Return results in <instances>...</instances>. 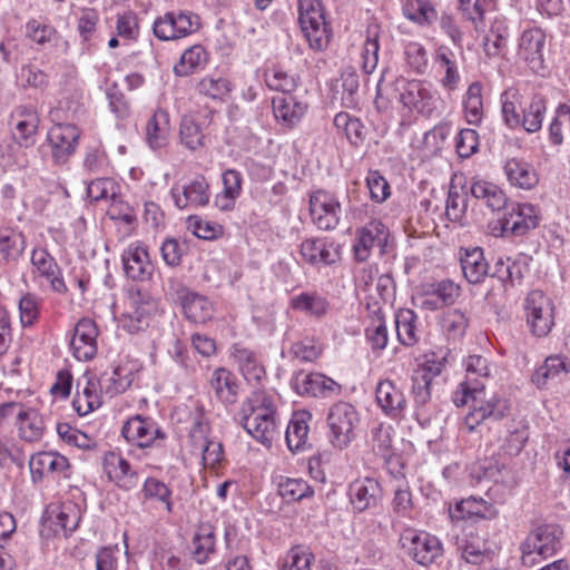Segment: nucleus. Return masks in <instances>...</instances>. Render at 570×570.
Segmentation results:
<instances>
[{
	"label": "nucleus",
	"instance_id": "nucleus-1",
	"mask_svg": "<svg viewBox=\"0 0 570 570\" xmlns=\"http://www.w3.org/2000/svg\"><path fill=\"white\" fill-rule=\"evenodd\" d=\"M390 97L410 114L432 117L439 109L441 97L433 85L422 79L396 78L390 88Z\"/></svg>",
	"mask_w": 570,
	"mask_h": 570
},
{
	"label": "nucleus",
	"instance_id": "nucleus-2",
	"mask_svg": "<svg viewBox=\"0 0 570 570\" xmlns=\"http://www.w3.org/2000/svg\"><path fill=\"white\" fill-rule=\"evenodd\" d=\"M563 531L556 523H544L535 527L520 546L521 561L524 566L532 567L538 560L552 557L561 546Z\"/></svg>",
	"mask_w": 570,
	"mask_h": 570
},
{
	"label": "nucleus",
	"instance_id": "nucleus-3",
	"mask_svg": "<svg viewBox=\"0 0 570 570\" xmlns=\"http://www.w3.org/2000/svg\"><path fill=\"white\" fill-rule=\"evenodd\" d=\"M464 399L463 406L470 405L464 417V425L470 432L487 420H501L509 412L508 402L495 394L488 396L484 387H472Z\"/></svg>",
	"mask_w": 570,
	"mask_h": 570
},
{
	"label": "nucleus",
	"instance_id": "nucleus-4",
	"mask_svg": "<svg viewBox=\"0 0 570 570\" xmlns=\"http://www.w3.org/2000/svg\"><path fill=\"white\" fill-rule=\"evenodd\" d=\"M298 22L312 49L321 51L328 46L331 29L321 0H298Z\"/></svg>",
	"mask_w": 570,
	"mask_h": 570
},
{
	"label": "nucleus",
	"instance_id": "nucleus-5",
	"mask_svg": "<svg viewBox=\"0 0 570 570\" xmlns=\"http://www.w3.org/2000/svg\"><path fill=\"white\" fill-rule=\"evenodd\" d=\"M330 429V441L337 449H345L355 438V430L360 424V414L348 402L333 404L326 417Z\"/></svg>",
	"mask_w": 570,
	"mask_h": 570
},
{
	"label": "nucleus",
	"instance_id": "nucleus-6",
	"mask_svg": "<svg viewBox=\"0 0 570 570\" xmlns=\"http://www.w3.org/2000/svg\"><path fill=\"white\" fill-rule=\"evenodd\" d=\"M464 60L463 50H453L440 45L432 55V70L439 85L446 91H454L461 82L460 66Z\"/></svg>",
	"mask_w": 570,
	"mask_h": 570
},
{
	"label": "nucleus",
	"instance_id": "nucleus-7",
	"mask_svg": "<svg viewBox=\"0 0 570 570\" xmlns=\"http://www.w3.org/2000/svg\"><path fill=\"white\" fill-rule=\"evenodd\" d=\"M400 543L416 563L425 567L434 563L443 553L441 541L424 531L406 529L401 533Z\"/></svg>",
	"mask_w": 570,
	"mask_h": 570
},
{
	"label": "nucleus",
	"instance_id": "nucleus-8",
	"mask_svg": "<svg viewBox=\"0 0 570 570\" xmlns=\"http://www.w3.org/2000/svg\"><path fill=\"white\" fill-rule=\"evenodd\" d=\"M527 324L538 337L547 336L554 325V305L541 291H531L524 298Z\"/></svg>",
	"mask_w": 570,
	"mask_h": 570
},
{
	"label": "nucleus",
	"instance_id": "nucleus-9",
	"mask_svg": "<svg viewBox=\"0 0 570 570\" xmlns=\"http://www.w3.org/2000/svg\"><path fill=\"white\" fill-rule=\"evenodd\" d=\"M40 125V116L32 105L16 106L9 117V127L12 140L20 148H30L36 145Z\"/></svg>",
	"mask_w": 570,
	"mask_h": 570
},
{
	"label": "nucleus",
	"instance_id": "nucleus-10",
	"mask_svg": "<svg viewBox=\"0 0 570 570\" xmlns=\"http://www.w3.org/2000/svg\"><path fill=\"white\" fill-rule=\"evenodd\" d=\"M200 28L199 17L193 12H166L157 18L153 24L156 38L161 41L185 38Z\"/></svg>",
	"mask_w": 570,
	"mask_h": 570
},
{
	"label": "nucleus",
	"instance_id": "nucleus-11",
	"mask_svg": "<svg viewBox=\"0 0 570 570\" xmlns=\"http://www.w3.org/2000/svg\"><path fill=\"white\" fill-rule=\"evenodd\" d=\"M342 206L337 197L326 190H315L309 196V216L321 230H333L340 222Z\"/></svg>",
	"mask_w": 570,
	"mask_h": 570
},
{
	"label": "nucleus",
	"instance_id": "nucleus-12",
	"mask_svg": "<svg viewBox=\"0 0 570 570\" xmlns=\"http://www.w3.org/2000/svg\"><path fill=\"white\" fill-rule=\"evenodd\" d=\"M29 469L32 483H40L46 478L69 479L71 476V464L69 460L53 451H41L31 455Z\"/></svg>",
	"mask_w": 570,
	"mask_h": 570
},
{
	"label": "nucleus",
	"instance_id": "nucleus-13",
	"mask_svg": "<svg viewBox=\"0 0 570 570\" xmlns=\"http://www.w3.org/2000/svg\"><path fill=\"white\" fill-rule=\"evenodd\" d=\"M31 265L33 278L41 285L46 283L52 292L59 295L68 293L62 271L56 258L46 248H35L31 252Z\"/></svg>",
	"mask_w": 570,
	"mask_h": 570
},
{
	"label": "nucleus",
	"instance_id": "nucleus-14",
	"mask_svg": "<svg viewBox=\"0 0 570 570\" xmlns=\"http://www.w3.org/2000/svg\"><path fill=\"white\" fill-rule=\"evenodd\" d=\"M81 131L72 124H57L47 135L50 154L56 165L66 164L76 153Z\"/></svg>",
	"mask_w": 570,
	"mask_h": 570
},
{
	"label": "nucleus",
	"instance_id": "nucleus-15",
	"mask_svg": "<svg viewBox=\"0 0 570 570\" xmlns=\"http://www.w3.org/2000/svg\"><path fill=\"white\" fill-rule=\"evenodd\" d=\"M121 434L128 443L141 449L153 446L158 440L166 439L165 432L154 420L140 414L134 415L125 422Z\"/></svg>",
	"mask_w": 570,
	"mask_h": 570
},
{
	"label": "nucleus",
	"instance_id": "nucleus-16",
	"mask_svg": "<svg viewBox=\"0 0 570 570\" xmlns=\"http://www.w3.org/2000/svg\"><path fill=\"white\" fill-rule=\"evenodd\" d=\"M174 204L179 209H196L208 205L210 188L203 175H197L181 186L175 185L170 189Z\"/></svg>",
	"mask_w": 570,
	"mask_h": 570
},
{
	"label": "nucleus",
	"instance_id": "nucleus-17",
	"mask_svg": "<svg viewBox=\"0 0 570 570\" xmlns=\"http://www.w3.org/2000/svg\"><path fill=\"white\" fill-rule=\"evenodd\" d=\"M460 294V285L449 278L426 284L417 295L419 306L426 311H438L453 305Z\"/></svg>",
	"mask_w": 570,
	"mask_h": 570
},
{
	"label": "nucleus",
	"instance_id": "nucleus-18",
	"mask_svg": "<svg viewBox=\"0 0 570 570\" xmlns=\"http://www.w3.org/2000/svg\"><path fill=\"white\" fill-rule=\"evenodd\" d=\"M389 239L387 227L377 219H372L355 232L353 252L357 262H365L374 247L386 246Z\"/></svg>",
	"mask_w": 570,
	"mask_h": 570
},
{
	"label": "nucleus",
	"instance_id": "nucleus-19",
	"mask_svg": "<svg viewBox=\"0 0 570 570\" xmlns=\"http://www.w3.org/2000/svg\"><path fill=\"white\" fill-rule=\"evenodd\" d=\"M130 309L120 318L121 327L129 334H136L148 326L149 316L155 311V302L148 293L137 289L129 297Z\"/></svg>",
	"mask_w": 570,
	"mask_h": 570
},
{
	"label": "nucleus",
	"instance_id": "nucleus-20",
	"mask_svg": "<svg viewBox=\"0 0 570 570\" xmlns=\"http://www.w3.org/2000/svg\"><path fill=\"white\" fill-rule=\"evenodd\" d=\"M291 384L299 395L327 397L340 395L342 392V386L337 382L321 373L298 371Z\"/></svg>",
	"mask_w": 570,
	"mask_h": 570
},
{
	"label": "nucleus",
	"instance_id": "nucleus-21",
	"mask_svg": "<svg viewBox=\"0 0 570 570\" xmlns=\"http://www.w3.org/2000/svg\"><path fill=\"white\" fill-rule=\"evenodd\" d=\"M500 223L503 233L522 236L538 226V210L531 204H512Z\"/></svg>",
	"mask_w": 570,
	"mask_h": 570
},
{
	"label": "nucleus",
	"instance_id": "nucleus-22",
	"mask_svg": "<svg viewBox=\"0 0 570 570\" xmlns=\"http://www.w3.org/2000/svg\"><path fill=\"white\" fill-rule=\"evenodd\" d=\"M124 272L132 281L144 282L151 278L154 265L147 248L139 242L130 244L121 255Z\"/></svg>",
	"mask_w": 570,
	"mask_h": 570
},
{
	"label": "nucleus",
	"instance_id": "nucleus-23",
	"mask_svg": "<svg viewBox=\"0 0 570 570\" xmlns=\"http://www.w3.org/2000/svg\"><path fill=\"white\" fill-rule=\"evenodd\" d=\"M98 326L91 318H81L75 326L70 348L78 361H89L97 354Z\"/></svg>",
	"mask_w": 570,
	"mask_h": 570
},
{
	"label": "nucleus",
	"instance_id": "nucleus-24",
	"mask_svg": "<svg viewBox=\"0 0 570 570\" xmlns=\"http://www.w3.org/2000/svg\"><path fill=\"white\" fill-rule=\"evenodd\" d=\"M102 466L108 479L119 489L130 491L138 485V473L116 452L109 451L104 455Z\"/></svg>",
	"mask_w": 570,
	"mask_h": 570
},
{
	"label": "nucleus",
	"instance_id": "nucleus-25",
	"mask_svg": "<svg viewBox=\"0 0 570 570\" xmlns=\"http://www.w3.org/2000/svg\"><path fill=\"white\" fill-rule=\"evenodd\" d=\"M348 495L353 509L363 512L380 503L383 489L380 482L373 478L357 479L350 484Z\"/></svg>",
	"mask_w": 570,
	"mask_h": 570
},
{
	"label": "nucleus",
	"instance_id": "nucleus-26",
	"mask_svg": "<svg viewBox=\"0 0 570 570\" xmlns=\"http://www.w3.org/2000/svg\"><path fill=\"white\" fill-rule=\"evenodd\" d=\"M465 380L453 393L452 401L456 406H463L466 392L472 387H484L483 380L490 375L488 360L481 355H470L465 360Z\"/></svg>",
	"mask_w": 570,
	"mask_h": 570
},
{
	"label": "nucleus",
	"instance_id": "nucleus-27",
	"mask_svg": "<svg viewBox=\"0 0 570 570\" xmlns=\"http://www.w3.org/2000/svg\"><path fill=\"white\" fill-rule=\"evenodd\" d=\"M546 35L539 28L524 30L519 43V56L534 72L543 69V48Z\"/></svg>",
	"mask_w": 570,
	"mask_h": 570
},
{
	"label": "nucleus",
	"instance_id": "nucleus-28",
	"mask_svg": "<svg viewBox=\"0 0 570 570\" xmlns=\"http://www.w3.org/2000/svg\"><path fill=\"white\" fill-rule=\"evenodd\" d=\"M273 114L282 127L292 129L304 118L308 105L292 95L277 96L272 99Z\"/></svg>",
	"mask_w": 570,
	"mask_h": 570
},
{
	"label": "nucleus",
	"instance_id": "nucleus-29",
	"mask_svg": "<svg viewBox=\"0 0 570 570\" xmlns=\"http://www.w3.org/2000/svg\"><path fill=\"white\" fill-rule=\"evenodd\" d=\"M375 397L384 414L392 419L400 417L406 407L403 391L392 380H381L377 383Z\"/></svg>",
	"mask_w": 570,
	"mask_h": 570
},
{
	"label": "nucleus",
	"instance_id": "nucleus-30",
	"mask_svg": "<svg viewBox=\"0 0 570 570\" xmlns=\"http://www.w3.org/2000/svg\"><path fill=\"white\" fill-rule=\"evenodd\" d=\"M243 428L258 442L269 445L278 434L277 407L275 402L257 419H247Z\"/></svg>",
	"mask_w": 570,
	"mask_h": 570
},
{
	"label": "nucleus",
	"instance_id": "nucleus-31",
	"mask_svg": "<svg viewBox=\"0 0 570 570\" xmlns=\"http://www.w3.org/2000/svg\"><path fill=\"white\" fill-rule=\"evenodd\" d=\"M299 253L305 263L312 266L331 265L340 259L333 243L322 238H307L301 244Z\"/></svg>",
	"mask_w": 570,
	"mask_h": 570
},
{
	"label": "nucleus",
	"instance_id": "nucleus-32",
	"mask_svg": "<svg viewBox=\"0 0 570 570\" xmlns=\"http://www.w3.org/2000/svg\"><path fill=\"white\" fill-rule=\"evenodd\" d=\"M455 546L466 563L485 567L493 561V554L487 549L485 542L472 532L458 537Z\"/></svg>",
	"mask_w": 570,
	"mask_h": 570
},
{
	"label": "nucleus",
	"instance_id": "nucleus-33",
	"mask_svg": "<svg viewBox=\"0 0 570 570\" xmlns=\"http://www.w3.org/2000/svg\"><path fill=\"white\" fill-rule=\"evenodd\" d=\"M460 263L470 284H480L489 275V264L481 247L461 248Z\"/></svg>",
	"mask_w": 570,
	"mask_h": 570
},
{
	"label": "nucleus",
	"instance_id": "nucleus-34",
	"mask_svg": "<svg viewBox=\"0 0 570 570\" xmlns=\"http://www.w3.org/2000/svg\"><path fill=\"white\" fill-rule=\"evenodd\" d=\"M232 355L235 358L240 373L248 383L258 384L266 376L264 365L258 361L253 351L242 346L240 344H235L233 346Z\"/></svg>",
	"mask_w": 570,
	"mask_h": 570
},
{
	"label": "nucleus",
	"instance_id": "nucleus-35",
	"mask_svg": "<svg viewBox=\"0 0 570 570\" xmlns=\"http://www.w3.org/2000/svg\"><path fill=\"white\" fill-rule=\"evenodd\" d=\"M471 195L482 205L492 212L501 210L507 207L508 197L503 189L488 180H473L470 186Z\"/></svg>",
	"mask_w": 570,
	"mask_h": 570
},
{
	"label": "nucleus",
	"instance_id": "nucleus-36",
	"mask_svg": "<svg viewBox=\"0 0 570 570\" xmlns=\"http://www.w3.org/2000/svg\"><path fill=\"white\" fill-rule=\"evenodd\" d=\"M498 515L497 508L483 499L470 497L456 503L453 510H450V517L453 521H461L471 518L491 519Z\"/></svg>",
	"mask_w": 570,
	"mask_h": 570
},
{
	"label": "nucleus",
	"instance_id": "nucleus-37",
	"mask_svg": "<svg viewBox=\"0 0 570 570\" xmlns=\"http://www.w3.org/2000/svg\"><path fill=\"white\" fill-rule=\"evenodd\" d=\"M394 429L389 424L380 423L371 430V442L374 453L381 456L387 466L397 463L400 458L393 448Z\"/></svg>",
	"mask_w": 570,
	"mask_h": 570
},
{
	"label": "nucleus",
	"instance_id": "nucleus-38",
	"mask_svg": "<svg viewBox=\"0 0 570 570\" xmlns=\"http://www.w3.org/2000/svg\"><path fill=\"white\" fill-rule=\"evenodd\" d=\"M216 397L225 404H234L238 396V383L236 376L225 367L214 370L209 380Z\"/></svg>",
	"mask_w": 570,
	"mask_h": 570
},
{
	"label": "nucleus",
	"instance_id": "nucleus-39",
	"mask_svg": "<svg viewBox=\"0 0 570 570\" xmlns=\"http://www.w3.org/2000/svg\"><path fill=\"white\" fill-rule=\"evenodd\" d=\"M102 393L99 381L97 379H88L81 391H77L72 401L73 409L80 416L89 414L101 406Z\"/></svg>",
	"mask_w": 570,
	"mask_h": 570
},
{
	"label": "nucleus",
	"instance_id": "nucleus-40",
	"mask_svg": "<svg viewBox=\"0 0 570 570\" xmlns=\"http://www.w3.org/2000/svg\"><path fill=\"white\" fill-rule=\"evenodd\" d=\"M185 316L194 323H206L214 315L213 304L207 297L195 292H186L181 297Z\"/></svg>",
	"mask_w": 570,
	"mask_h": 570
},
{
	"label": "nucleus",
	"instance_id": "nucleus-41",
	"mask_svg": "<svg viewBox=\"0 0 570 570\" xmlns=\"http://www.w3.org/2000/svg\"><path fill=\"white\" fill-rule=\"evenodd\" d=\"M308 412H295L287 425L285 440L292 452L302 451L307 445L308 440Z\"/></svg>",
	"mask_w": 570,
	"mask_h": 570
},
{
	"label": "nucleus",
	"instance_id": "nucleus-42",
	"mask_svg": "<svg viewBox=\"0 0 570 570\" xmlns=\"http://www.w3.org/2000/svg\"><path fill=\"white\" fill-rule=\"evenodd\" d=\"M504 171L511 185L522 189H531L538 184V175L527 161L518 158L505 163Z\"/></svg>",
	"mask_w": 570,
	"mask_h": 570
},
{
	"label": "nucleus",
	"instance_id": "nucleus-43",
	"mask_svg": "<svg viewBox=\"0 0 570 570\" xmlns=\"http://www.w3.org/2000/svg\"><path fill=\"white\" fill-rule=\"evenodd\" d=\"M170 135L169 115L165 110H157L149 118L146 126L147 142L153 149L166 146Z\"/></svg>",
	"mask_w": 570,
	"mask_h": 570
},
{
	"label": "nucleus",
	"instance_id": "nucleus-44",
	"mask_svg": "<svg viewBox=\"0 0 570 570\" xmlns=\"http://www.w3.org/2000/svg\"><path fill=\"white\" fill-rule=\"evenodd\" d=\"M135 380V373L127 365L115 367L109 376H102L99 381L100 390L105 395L114 397L127 391Z\"/></svg>",
	"mask_w": 570,
	"mask_h": 570
},
{
	"label": "nucleus",
	"instance_id": "nucleus-45",
	"mask_svg": "<svg viewBox=\"0 0 570 570\" xmlns=\"http://www.w3.org/2000/svg\"><path fill=\"white\" fill-rule=\"evenodd\" d=\"M291 307L311 317H323L330 307L328 301L317 292H303L291 299Z\"/></svg>",
	"mask_w": 570,
	"mask_h": 570
},
{
	"label": "nucleus",
	"instance_id": "nucleus-46",
	"mask_svg": "<svg viewBox=\"0 0 570 570\" xmlns=\"http://www.w3.org/2000/svg\"><path fill=\"white\" fill-rule=\"evenodd\" d=\"M26 249L24 235L9 227L0 228V261L14 262Z\"/></svg>",
	"mask_w": 570,
	"mask_h": 570
},
{
	"label": "nucleus",
	"instance_id": "nucleus-47",
	"mask_svg": "<svg viewBox=\"0 0 570 570\" xmlns=\"http://www.w3.org/2000/svg\"><path fill=\"white\" fill-rule=\"evenodd\" d=\"M463 111L468 124L479 126L484 116L482 85L474 81L469 85L463 96Z\"/></svg>",
	"mask_w": 570,
	"mask_h": 570
},
{
	"label": "nucleus",
	"instance_id": "nucleus-48",
	"mask_svg": "<svg viewBox=\"0 0 570 570\" xmlns=\"http://www.w3.org/2000/svg\"><path fill=\"white\" fill-rule=\"evenodd\" d=\"M19 420V435L27 442H38L45 433L42 416L33 409L20 410L17 413Z\"/></svg>",
	"mask_w": 570,
	"mask_h": 570
},
{
	"label": "nucleus",
	"instance_id": "nucleus-49",
	"mask_svg": "<svg viewBox=\"0 0 570 570\" xmlns=\"http://www.w3.org/2000/svg\"><path fill=\"white\" fill-rule=\"evenodd\" d=\"M381 29L377 24H370L366 29V39L361 53V67L364 73L371 75L379 63Z\"/></svg>",
	"mask_w": 570,
	"mask_h": 570
},
{
	"label": "nucleus",
	"instance_id": "nucleus-50",
	"mask_svg": "<svg viewBox=\"0 0 570 570\" xmlns=\"http://www.w3.org/2000/svg\"><path fill=\"white\" fill-rule=\"evenodd\" d=\"M277 492L287 503L297 502L314 495L313 488L301 478L279 476Z\"/></svg>",
	"mask_w": 570,
	"mask_h": 570
},
{
	"label": "nucleus",
	"instance_id": "nucleus-51",
	"mask_svg": "<svg viewBox=\"0 0 570 570\" xmlns=\"http://www.w3.org/2000/svg\"><path fill=\"white\" fill-rule=\"evenodd\" d=\"M501 112L503 122L511 129L521 126L519 109L522 106V95L517 88H509L501 94Z\"/></svg>",
	"mask_w": 570,
	"mask_h": 570
},
{
	"label": "nucleus",
	"instance_id": "nucleus-52",
	"mask_svg": "<svg viewBox=\"0 0 570 570\" xmlns=\"http://www.w3.org/2000/svg\"><path fill=\"white\" fill-rule=\"evenodd\" d=\"M417 315L409 308L400 309L395 315L397 340L405 346H413L419 341Z\"/></svg>",
	"mask_w": 570,
	"mask_h": 570
},
{
	"label": "nucleus",
	"instance_id": "nucleus-53",
	"mask_svg": "<svg viewBox=\"0 0 570 570\" xmlns=\"http://www.w3.org/2000/svg\"><path fill=\"white\" fill-rule=\"evenodd\" d=\"M215 531L210 524H202L193 539V557L199 564L207 562L209 556L215 552Z\"/></svg>",
	"mask_w": 570,
	"mask_h": 570
},
{
	"label": "nucleus",
	"instance_id": "nucleus-54",
	"mask_svg": "<svg viewBox=\"0 0 570 570\" xmlns=\"http://www.w3.org/2000/svg\"><path fill=\"white\" fill-rule=\"evenodd\" d=\"M274 402V397L265 391H254L242 404L240 424L244 425L247 419H257L263 415Z\"/></svg>",
	"mask_w": 570,
	"mask_h": 570
},
{
	"label": "nucleus",
	"instance_id": "nucleus-55",
	"mask_svg": "<svg viewBox=\"0 0 570 570\" xmlns=\"http://www.w3.org/2000/svg\"><path fill=\"white\" fill-rule=\"evenodd\" d=\"M562 372H570V364L561 355H551L546 358L541 366L535 368L531 380L537 386L541 387L547 384L548 380L557 377Z\"/></svg>",
	"mask_w": 570,
	"mask_h": 570
},
{
	"label": "nucleus",
	"instance_id": "nucleus-56",
	"mask_svg": "<svg viewBox=\"0 0 570 570\" xmlns=\"http://www.w3.org/2000/svg\"><path fill=\"white\" fill-rule=\"evenodd\" d=\"M315 556L305 544L293 546L279 564V570H312Z\"/></svg>",
	"mask_w": 570,
	"mask_h": 570
},
{
	"label": "nucleus",
	"instance_id": "nucleus-57",
	"mask_svg": "<svg viewBox=\"0 0 570 570\" xmlns=\"http://www.w3.org/2000/svg\"><path fill=\"white\" fill-rule=\"evenodd\" d=\"M483 476L509 490L514 489L519 484L515 471L508 464L499 463L498 461H489L483 465Z\"/></svg>",
	"mask_w": 570,
	"mask_h": 570
},
{
	"label": "nucleus",
	"instance_id": "nucleus-58",
	"mask_svg": "<svg viewBox=\"0 0 570 570\" xmlns=\"http://www.w3.org/2000/svg\"><path fill=\"white\" fill-rule=\"evenodd\" d=\"M207 61V53L203 46L195 45L186 49L178 63L174 66L176 76L186 77L193 73L198 67L205 65Z\"/></svg>",
	"mask_w": 570,
	"mask_h": 570
},
{
	"label": "nucleus",
	"instance_id": "nucleus-59",
	"mask_svg": "<svg viewBox=\"0 0 570 570\" xmlns=\"http://www.w3.org/2000/svg\"><path fill=\"white\" fill-rule=\"evenodd\" d=\"M546 110V98L541 95H534L528 108L523 110V117H521V126L524 130L530 134L539 131L542 127Z\"/></svg>",
	"mask_w": 570,
	"mask_h": 570
},
{
	"label": "nucleus",
	"instance_id": "nucleus-60",
	"mask_svg": "<svg viewBox=\"0 0 570 570\" xmlns=\"http://www.w3.org/2000/svg\"><path fill=\"white\" fill-rule=\"evenodd\" d=\"M199 95L214 100H224L232 90L229 80L222 76L208 75L196 87Z\"/></svg>",
	"mask_w": 570,
	"mask_h": 570
},
{
	"label": "nucleus",
	"instance_id": "nucleus-61",
	"mask_svg": "<svg viewBox=\"0 0 570 570\" xmlns=\"http://www.w3.org/2000/svg\"><path fill=\"white\" fill-rule=\"evenodd\" d=\"M141 493L146 500H156L164 503L167 512L173 513L171 491L165 482L149 476L142 484Z\"/></svg>",
	"mask_w": 570,
	"mask_h": 570
},
{
	"label": "nucleus",
	"instance_id": "nucleus-62",
	"mask_svg": "<svg viewBox=\"0 0 570 570\" xmlns=\"http://www.w3.org/2000/svg\"><path fill=\"white\" fill-rule=\"evenodd\" d=\"M404 60L406 67L416 75H423L429 67L428 51L423 45L410 41L404 47Z\"/></svg>",
	"mask_w": 570,
	"mask_h": 570
},
{
	"label": "nucleus",
	"instance_id": "nucleus-63",
	"mask_svg": "<svg viewBox=\"0 0 570 570\" xmlns=\"http://www.w3.org/2000/svg\"><path fill=\"white\" fill-rule=\"evenodd\" d=\"M365 335L373 351H382L386 347L389 332L381 312L374 314L370 325L365 330Z\"/></svg>",
	"mask_w": 570,
	"mask_h": 570
},
{
	"label": "nucleus",
	"instance_id": "nucleus-64",
	"mask_svg": "<svg viewBox=\"0 0 570 570\" xmlns=\"http://www.w3.org/2000/svg\"><path fill=\"white\" fill-rule=\"evenodd\" d=\"M180 141L189 150H197L205 145V135L200 126L193 118H183L180 124Z\"/></svg>",
	"mask_w": 570,
	"mask_h": 570
}]
</instances>
